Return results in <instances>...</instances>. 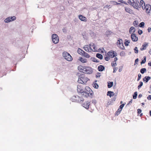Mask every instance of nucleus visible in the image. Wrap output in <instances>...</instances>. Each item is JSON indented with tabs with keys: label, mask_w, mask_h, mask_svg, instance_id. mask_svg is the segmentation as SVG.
<instances>
[{
	"label": "nucleus",
	"mask_w": 151,
	"mask_h": 151,
	"mask_svg": "<svg viewBox=\"0 0 151 151\" xmlns=\"http://www.w3.org/2000/svg\"><path fill=\"white\" fill-rule=\"evenodd\" d=\"M128 3L132 5L134 9H139V2L138 0H135V1L134 0H128Z\"/></svg>",
	"instance_id": "f257e3e1"
},
{
	"label": "nucleus",
	"mask_w": 151,
	"mask_h": 151,
	"mask_svg": "<svg viewBox=\"0 0 151 151\" xmlns=\"http://www.w3.org/2000/svg\"><path fill=\"white\" fill-rule=\"evenodd\" d=\"M72 102H77L82 103L84 101V99L82 97H80L78 96H73L70 99Z\"/></svg>",
	"instance_id": "f03ea898"
},
{
	"label": "nucleus",
	"mask_w": 151,
	"mask_h": 151,
	"mask_svg": "<svg viewBox=\"0 0 151 151\" xmlns=\"http://www.w3.org/2000/svg\"><path fill=\"white\" fill-rule=\"evenodd\" d=\"M88 80V78L85 77L84 75H82L79 77L78 82L79 83L85 84Z\"/></svg>",
	"instance_id": "7ed1b4c3"
},
{
	"label": "nucleus",
	"mask_w": 151,
	"mask_h": 151,
	"mask_svg": "<svg viewBox=\"0 0 151 151\" xmlns=\"http://www.w3.org/2000/svg\"><path fill=\"white\" fill-rule=\"evenodd\" d=\"M63 56L65 59L68 61H71L73 58L67 52H63Z\"/></svg>",
	"instance_id": "20e7f679"
},
{
	"label": "nucleus",
	"mask_w": 151,
	"mask_h": 151,
	"mask_svg": "<svg viewBox=\"0 0 151 151\" xmlns=\"http://www.w3.org/2000/svg\"><path fill=\"white\" fill-rule=\"evenodd\" d=\"M117 45L118 47L122 50L125 49L123 45V43L122 39H119L117 42Z\"/></svg>",
	"instance_id": "39448f33"
},
{
	"label": "nucleus",
	"mask_w": 151,
	"mask_h": 151,
	"mask_svg": "<svg viewBox=\"0 0 151 151\" xmlns=\"http://www.w3.org/2000/svg\"><path fill=\"white\" fill-rule=\"evenodd\" d=\"M52 41L55 44L58 43L59 39L58 35L55 34H53L52 36Z\"/></svg>",
	"instance_id": "423d86ee"
},
{
	"label": "nucleus",
	"mask_w": 151,
	"mask_h": 151,
	"mask_svg": "<svg viewBox=\"0 0 151 151\" xmlns=\"http://www.w3.org/2000/svg\"><path fill=\"white\" fill-rule=\"evenodd\" d=\"M92 72V68L86 66L83 73H84L91 74Z\"/></svg>",
	"instance_id": "0eeeda50"
},
{
	"label": "nucleus",
	"mask_w": 151,
	"mask_h": 151,
	"mask_svg": "<svg viewBox=\"0 0 151 151\" xmlns=\"http://www.w3.org/2000/svg\"><path fill=\"white\" fill-rule=\"evenodd\" d=\"M89 47L91 51H92L94 52L97 51L98 49L96 46L93 43H92L89 45Z\"/></svg>",
	"instance_id": "6e6552de"
},
{
	"label": "nucleus",
	"mask_w": 151,
	"mask_h": 151,
	"mask_svg": "<svg viewBox=\"0 0 151 151\" xmlns=\"http://www.w3.org/2000/svg\"><path fill=\"white\" fill-rule=\"evenodd\" d=\"M108 56L110 58H113L117 55L116 53L113 51H109L107 53Z\"/></svg>",
	"instance_id": "1a4fd4ad"
},
{
	"label": "nucleus",
	"mask_w": 151,
	"mask_h": 151,
	"mask_svg": "<svg viewBox=\"0 0 151 151\" xmlns=\"http://www.w3.org/2000/svg\"><path fill=\"white\" fill-rule=\"evenodd\" d=\"M16 19V17L15 16L9 17L6 18L4 20L6 22H9L12 21Z\"/></svg>",
	"instance_id": "9d476101"
},
{
	"label": "nucleus",
	"mask_w": 151,
	"mask_h": 151,
	"mask_svg": "<svg viewBox=\"0 0 151 151\" xmlns=\"http://www.w3.org/2000/svg\"><path fill=\"white\" fill-rule=\"evenodd\" d=\"M84 91L87 93L90 94V96H91L92 95V91L89 87L86 86L85 88Z\"/></svg>",
	"instance_id": "9b49d317"
},
{
	"label": "nucleus",
	"mask_w": 151,
	"mask_h": 151,
	"mask_svg": "<svg viewBox=\"0 0 151 151\" xmlns=\"http://www.w3.org/2000/svg\"><path fill=\"white\" fill-rule=\"evenodd\" d=\"M131 39L133 42H136L138 41V38L135 34L132 33L131 36Z\"/></svg>",
	"instance_id": "f8f14e48"
},
{
	"label": "nucleus",
	"mask_w": 151,
	"mask_h": 151,
	"mask_svg": "<svg viewBox=\"0 0 151 151\" xmlns=\"http://www.w3.org/2000/svg\"><path fill=\"white\" fill-rule=\"evenodd\" d=\"M145 9L146 13H149L151 11V6L148 4H147L145 6Z\"/></svg>",
	"instance_id": "ddd939ff"
},
{
	"label": "nucleus",
	"mask_w": 151,
	"mask_h": 151,
	"mask_svg": "<svg viewBox=\"0 0 151 151\" xmlns=\"http://www.w3.org/2000/svg\"><path fill=\"white\" fill-rule=\"evenodd\" d=\"M139 7L140 8L141 6L143 9H145V6L144 1L143 0H141L140 1V3H139Z\"/></svg>",
	"instance_id": "4468645a"
},
{
	"label": "nucleus",
	"mask_w": 151,
	"mask_h": 151,
	"mask_svg": "<svg viewBox=\"0 0 151 151\" xmlns=\"http://www.w3.org/2000/svg\"><path fill=\"white\" fill-rule=\"evenodd\" d=\"M79 19L81 21L86 22L87 21V18L81 15H79L78 16Z\"/></svg>",
	"instance_id": "2eb2a0df"
},
{
	"label": "nucleus",
	"mask_w": 151,
	"mask_h": 151,
	"mask_svg": "<svg viewBox=\"0 0 151 151\" xmlns=\"http://www.w3.org/2000/svg\"><path fill=\"white\" fill-rule=\"evenodd\" d=\"M77 91L78 93H82L83 92V88L80 85H78L77 88Z\"/></svg>",
	"instance_id": "dca6fc26"
},
{
	"label": "nucleus",
	"mask_w": 151,
	"mask_h": 151,
	"mask_svg": "<svg viewBox=\"0 0 151 151\" xmlns=\"http://www.w3.org/2000/svg\"><path fill=\"white\" fill-rule=\"evenodd\" d=\"M125 10L126 12L130 14H133V11L129 8L125 7Z\"/></svg>",
	"instance_id": "f3484780"
},
{
	"label": "nucleus",
	"mask_w": 151,
	"mask_h": 151,
	"mask_svg": "<svg viewBox=\"0 0 151 151\" xmlns=\"http://www.w3.org/2000/svg\"><path fill=\"white\" fill-rule=\"evenodd\" d=\"M90 104V102H85L83 104V106L85 108L88 109L89 107V105Z\"/></svg>",
	"instance_id": "a211bd4d"
},
{
	"label": "nucleus",
	"mask_w": 151,
	"mask_h": 151,
	"mask_svg": "<svg viewBox=\"0 0 151 151\" xmlns=\"http://www.w3.org/2000/svg\"><path fill=\"white\" fill-rule=\"evenodd\" d=\"M85 67L86 66L80 65L78 67V69L80 71L83 73Z\"/></svg>",
	"instance_id": "6ab92c4d"
},
{
	"label": "nucleus",
	"mask_w": 151,
	"mask_h": 151,
	"mask_svg": "<svg viewBox=\"0 0 151 151\" xmlns=\"http://www.w3.org/2000/svg\"><path fill=\"white\" fill-rule=\"evenodd\" d=\"M151 77L150 76H146L143 79V81L144 82H147L149 80H150Z\"/></svg>",
	"instance_id": "aec40b11"
},
{
	"label": "nucleus",
	"mask_w": 151,
	"mask_h": 151,
	"mask_svg": "<svg viewBox=\"0 0 151 151\" xmlns=\"http://www.w3.org/2000/svg\"><path fill=\"white\" fill-rule=\"evenodd\" d=\"M147 45V43L145 42L142 45V47L140 48L141 50H143L146 49V46Z\"/></svg>",
	"instance_id": "412c9836"
},
{
	"label": "nucleus",
	"mask_w": 151,
	"mask_h": 151,
	"mask_svg": "<svg viewBox=\"0 0 151 151\" xmlns=\"http://www.w3.org/2000/svg\"><path fill=\"white\" fill-rule=\"evenodd\" d=\"M79 60L82 63H86L87 62V60L85 58H82V57H80L79 58Z\"/></svg>",
	"instance_id": "4be33fe9"
},
{
	"label": "nucleus",
	"mask_w": 151,
	"mask_h": 151,
	"mask_svg": "<svg viewBox=\"0 0 151 151\" xmlns=\"http://www.w3.org/2000/svg\"><path fill=\"white\" fill-rule=\"evenodd\" d=\"M136 30L133 27H131L129 29V33L130 34L135 32Z\"/></svg>",
	"instance_id": "5701e85b"
},
{
	"label": "nucleus",
	"mask_w": 151,
	"mask_h": 151,
	"mask_svg": "<svg viewBox=\"0 0 151 151\" xmlns=\"http://www.w3.org/2000/svg\"><path fill=\"white\" fill-rule=\"evenodd\" d=\"M78 52L81 55H82L84 53V51L80 48H79L77 50Z\"/></svg>",
	"instance_id": "b1692460"
},
{
	"label": "nucleus",
	"mask_w": 151,
	"mask_h": 151,
	"mask_svg": "<svg viewBox=\"0 0 151 151\" xmlns=\"http://www.w3.org/2000/svg\"><path fill=\"white\" fill-rule=\"evenodd\" d=\"M107 95L111 97V96H114V94L113 92L109 91L107 92Z\"/></svg>",
	"instance_id": "393cba45"
},
{
	"label": "nucleus",
	"mask_w": 151,
	"mask_h": 151,
	"mask_svg": "<svg viewBox=\"0 0 151 151\" xmlns=\"http://www.w3.org/2000/svg\"><path fill=\"white\" fill-rule=\"evenodd\" d=\"M104 67L102 65H100L98 67V69L100 71H103L104 69Z\"/></svg>",
	"instance_id": "a878e982"
},
{
	"label": "nucleus",
	"mask_w": 151,
	"mask_h": 151,
	"mask_svg": "<svg viewBox=\"0 0 151 151\" xmlns=\"http://www.w3.org/2000/svg\"><path fill=\"white\" fill-rule=\"evenodd\" d=\"M82 56H83L86 58H89L90 57V55L85 52H84V53H83V54Z\"/></svg>",
	"instance_id": "bb28decb"
},
{
	"label": "nucleus",
	"mask_w": 151,
	"mask_h": 151,
	"mask_svg": "<svg viewBox=\"0 0 151 151\" xmlns=\"http://www.w3.org/2000/svg\"><path fill=\"white\" fill-rule=\"evenodd\" d=\"M96 56L97 58L100 59L101 60L103 59V56L100 54L97 53L96 54Z\"/></svg>",
	"instance_id": "cd10ccee"
},
{
	"label": "nucleus",
	"mask_w": 151,
	"mask_h": 151,
	"mask_svg": "<svg viewBox=\"0 0 151 151\" xmlns=\"http://www.w3.org/2000/svg\"><path fill=\"white\" fill-rule=\"evenodd\" d=\"M82 93H83V96H84L85 97H88V96H90V94H89L88 93H87L86 92H85V91H83V92Z\"/></svg>",
	"instance_id": "c85d7f7f"
},
{
	"label": "nucleus",
	"mask_w": 151,
	"mask_h": 151,
	"mask_svg": "<svg viewBox=\"0 0 151 151\" xmlns=\"http://www.w3.org/2000/svg\"><path fill=\"white\" fill-rule=\"evenodd\" d=\"M108 88H111L113 86V82H109L108 83Z\"/></svg>",
	"instance_id": "c756f323"
},
{
	"label": "nucleus",
	"mask_w": 151,
	"mask_h": 151,
	"mask_svg": "<svg viewBox=\"0 0 151 151\" xmlns=\"http://www.w3.org/2000/svg\"><path fill=\"white\" fill-rule=\"evenodd\" d=\"M83 49L84 50H85L87 52H91V51H90L89 48L88 47V45H85V47H84Z\"/></svg>",
	"instance_id": "7c9ffc66"
},
{
	"label": "nucleus",
	"mask_w": 151,
	"mask_h": 151,
	"mask_svg": "<svg viewBox=\"0 0 151 151\" xmlns=\"http://www.w3.org/2000/svg\"><path fill=\"white\" fill-rule=\"evenodd\" d=\"M130 43V41L129 40H125L124 44L126 46H128L129 44Z\"/></svg>",
	"instance_id": "2f4dec72"
},
{
	"label": "nucleus",
	"mask_w": 151,
	"mask_h": 151,
	"mask_svg": "<svg viewBox=\"0 0 151 151\" xmlns=\"http://www.w3.org/2000/svg\"><path fill=\"white\" fill-rule=\"evenodd\" d=\"M146 71V69L145 68H142L140 70V72L142 74H143Z\"/></svg>",
	"instance_id": "473e14b6"
},
{
	"label": "nucleus",
	"mask_w": 151,
	"mask_h": 151,
	"mask_svg": "<svg viewBox=\"0 0 151 151\" xmlns=\"http://www.w3.org/2000/svg\"><path fill=\"white\" fill-rule=\"evenodd\" d=\"M145 23L144 22H141L139 24V26L141 27H144Z\"/></svg>",
	"instance_id": "72a5a7b5"
},
{
	"label": "nucleus",
	"mask_w": 151,
	"mask_h": 151,
	"mask_svg": "<svg viewBox=\"0 0 151 151\" xmlns=\"http://www.w3.org/2000/svg\"><path fill=\"white\" fill-rule=\"evenodd\" d=\"M137 92H135L134 95H133V99H135L137 98Z\"/></svg>",
	"instance_id": "f704fd0d"
},
{
	"label": "nucleus",
	"mask_w": 151,
	"mask_h": 151,
	"mask_svg": "<svg viewBox=\"0 0 151 151\" xmlns=\"http://www.w3.org/2000/svg\"><path fill=\"white\" fill-rule=\"evenodd\" d=\"M142 85L143 82L142 81H140L139 82V85L138 86V89L140 88Z\"/></svg>",
	"instance_id": "c9c22d12"
},
{
	"label": "nucleus",
	"mask_w": 151,
	"mask_h": 151,
	"mask_svg": "<svg viewBox=\"0 0 151 151\" xmlns=\"http://www.w3.org/2000/svg\"><path fill=\"white\" fill-rule=\"evenodd\" d=\"M144 59L143 60H142V61L141 62V64L145 63L146 62V57L145 56L144 57Z\"/></svg>",
	"instance_id": "e433bc0d"
},
{
	"label": "nucleus",
	"mask_w": 151,
	"mask_h": 151,
	"mask_svg": "<svg viewBox=\"0 0 151 151\" xmlns=\"http://www.w3.org/2000/svg\"><path fill=\"white\" fill-rule=\"evenodd\" d=\"M111 64V66L113 67H115L116 65V62H114L113 61L112 62Z\"/></svg>",
	"instance_id": "4c0bfd02"
},
{
	"label": "nucleus",
	"mask_w": 151,
	"mask_h": 151,
	"mask_svg": "<svg viewBox=\"0 0 151 151\" xmlns=\"http://www.w3.org/2000/svg\"><path fill=\"white\" fill-rule=\"evenodd\" d=\"M110 57L108 56V55L105 57V59L106 61H108L110 59Z\"/></svg>",
	"instance_id": "58836bf2"
},
{
	"label": "nucleus",
	"mask_w": 151,
	"mask_h": 151,
	"mask_svg": "<svg viewBox=\"0 0 151 151\" xmlns=\"http://www.w3.org/2000/svg\"><path fill=\"white\" fill-rule=\"evenodd\" d=\"M134 52L135 53H138V50L137 47H135L134 49Z\"/></svg>",
	"instance_id": "ea45409f"
},
{
	"label": "nucleus",
	"mask_w": 151,
	"mask_h": 151,
	"mask_svg": "<svg viewBox=\"0 0 151 151\" xmlns=\"http://www.w3.org/2000/svg\"><path fill=\"white\" fill-rule=\"evenodd\" d=\"M93 87L95 88H98L99 86L97 83H95L93 84Z\"/></svg>",
	"instance_id": "a19ab883"
},
{
	"label": "nucleus",
	"mask_w": 151,
	"mask_h": 151,
	"mask_svg": "<svg viewBox=\"0 0 151 151\" xmlns=\"http://www.w3.org/2000/svg\"><path fill=\"white\" fill-rule=\"evenodd\" d=\"M133 24L134 26H136L138 25V22L137 21H135L133 22Z\"/></svg>",
	"instance_id": "79ce46f5"
},
{
	"label": "nucleus",
	"mask_w": 151,
	"mask_h": 151,
	"mask_svg": "<svg viewBox=\"0 0 151 151\" xmlns=\"http://www.w3.org/2000/svg\"><path fill=\"white\" fill-rule=\"evenodd\" d=\"M118 1L124 4H127V3L125 2V1H124L122 0H119Z\"/></svg>",
	"instance_id": "37998d69"
},
{
	"label": "nucleus",
	"mask_w": 151,
	"mask_h": 151,
	"mask_svg": "<svg viewBox=\"0 0 151 151\" xmlns=\"http://www.w3.org/2000/svg\"><path fill=\"white\" fill-rule=\"evenodd\" d=\"M124 104H123L121 105L120 106V110H122V108H123V107L124 106Z\"/></svg>",
	"instance_id": "c03bdc74"
},
{
	"label": "nucleus",
	"mask_w": 151,
	"mask_h": 151,
	"mask_svg": "<svg viewBox=\"0 0 151 151\" xmlns=\"http://www.w3.org/2000/svg\"><path fill=\"white\" fill-rule=\"evenodd\" d=\"M138 33L139 35H141L142 33V31L140 29H139L138 31Z\"/></svg>",
	"instance_id": "a18cd8bd"
},
{
	"label": "nucleus",
	"mask_w": 151,
	"mask_h": 151,
	"mask_svg": "<svg viewBox=\"0 0 151 151\" xmlns=\"http://www.w3.org/2000/svg\"><path fill=\"white\" fill-rule=\"evenodd\" d=\"M138 77L137 80V81H139L140 79L141 76V74H139L138 75Z\"/></svg>",
	"instance_id": "49530a36"
},
{
	"label": "nucleus",
	"mask_w": 151,
	"mask_h": 151,
	"mask_svg": "<svg viewBox=\"0 0 151 151\" xmlns=\"http://www.w3.org/2000/svg\"><path fill=\"white\" fill-rule=\"evenodd\" d=\"M142 112V110L140 109H137V113L139 114L140 113Z\"/></svg>",
	"instance_id": "de8ad7c7"
},
{
	"label": "nucleus",
	"mask_w": 151,
	"mask_h": 151,
	"mask_svg": "<svg viewBox=\"0 0 151 151\" xmlns=\"http://www.w3.org/2000/svg\"><path fill=\"white\" fill-rule=\"evenodd\" d=\"M147 99L148 100H151V95H149L147 97Z\"/></svg>",
	"instance_id": "09e8293b"
},
{
	"label": "nucleus",
	"mask_w": 151,
	"mask_h": 151,
	"mask_svg": "<svg viewBox=\"0 0 151 151\" xmlns=\"http://www.w3.org/2000/svg\"><path fill=\"white\" fill-rule=\"evenodd\" d=\"M116 68H114L113 73H115L116 72V71L117 70Z\"/></svg>",
	"instance_id": "8fccbe9b"
},
{
	"label": "nucleus",
	"mask_w": 151,
	"mask_h": 151,
	"mask_svg": "<svg viewBox=\"0 0 151 151\" xmlns=\"http://www.w3.org/2000/svg\"><path fill=\"white\" fill-rule=\"evenodd\" d=\"M114 60L113 61L116 62V61L117 60V58L116 57H115L114 58Z\"/></svg>",
	"instance_id": "3c124183"
},
{
	"label": "nucleus",
	"mask_w": 151,
	"mask_h": 151,
	"mask_svg": "<svg viewBox=\"0 0 151 151\" xmlns=\"http://www.w3.org/2000/svg\"><path fill=\"white\" fill-rule=\"evenodd\" d=\"M122 67L120 68L119 70V72H121L122 71Z\"/></svg>",
	"instance_id": "603ef678"
},
{
	"label": "nucleus",
	"mask_w": 151,
	"mask_h": 151,
	"mask_svg": "<svg viewBox=\"0 0 151 151\" xmlns=\"http://www.w3.org/2000/svg\"><path fill=\"white\" fill-rule=\"evenodd\" d=\"M151 28L150 27H148L147 29L148 32H150L151 31Z\"/></svg>",
	"instance_id": "864d4df0"
},
{
	"label": "nucleus",
	"mask_w": 151,
	"mask_h": 151,
	"mask_svg": "<svg viewBox=\"0 0 151 151\" xmlns=\"http://www.w3.org/2000/svg\"><path fill=\"white\" fill-rule=\"evenodd\" d=\"M139 60L138 58L136 59L135 61V63H137L138 61Z\"/></svg>",
	"instance_id": "5fc2aeb1"
},
{
	"label": "nucleus",
	"mask_w": 151,
	"mask_h": 151,
	"mask_svg": "<svg viewBox=\"0 0 151 151\" xmlns=\"http://www.w3.org/2000/svg\"><path fill=\"white\" fill-rule=\"evenodd\" d=\"M112 2H115L116 3V4H117V5L121 4L120 3H118V2H117L114 1H113Z\"/></svg>",
	"instance_id": "6e6d98bb"
},
{
	"label": "nucleus",
	"mask_w": 151,
	"mask_h": 151,
	"mask_svg": "<svg viewBox=\"0 0 151 151\" xmlns=\"http://www.w3.org/2000/svg\"><path fill=\"white\" fill-rule=\"evenodd\" d=\"M110 6V5H106L104 7V8H108Z\"/></svg>",
	"instance_id": "4d7b16f0"
},
{
	"label": "nucleus",
	"mask_w": 151,
	"mask_h": 151,
	"mask_svg": "<svg viewBox=\"0 0 151 151\" xmlns=\"http://www.w3.org/2000/svg\"><path fill=\"white\" fill-rule=\"evenodd\" d=\"M142 95L141 94H140L138 96V97L139 98H140L141 97H142Z\"/></svg>",
	"instance_id": "13d9d810"
},
{
	"label": "nucleus",
	"mask_w": 151,
	"mask_h": 151,
	"mask_svg": "<svg viewBox=\"0 0 151 151\" xmlns=\"http://www.w3.org/2000/svg\"><path fill=\"white\" fill-rule=\"evenodd\" d=\"M132 99L129 102V103L128 104H131L132 102Z\"/></svg>",
	"instance_id": "bf43d9fd"
},
{
	"label": "nucleus",
	"mask_w": 151,
	"mask_h": 151,
	"mask_svg": "<svg viewBox=\"0 0 151 151\" xmlns=\"http://www.w3.org/2000/svg\"><path fill=\"white\" fill-rule=\"evenodd\" d=\"M148 65L149 66H151V62H150L148 63Z\"/></svg>",
	"instance_id": "052dcab7"
},
{
	"label": "nucleus",
	"mask_w": 151,
	"mask_h": 151,
	"mask_svg": "<svg viewBox=\"0 0 151 151\" xmlns=\"http://www.w3.org/2000/svg\"><path fill=\"white\" fill-rule=\"evenodd\" d=\"M120 113H119V112L118 111H116V114H117L118 115Z\"/></svg>",
	"instance_id": "680f3d73"
},
{
	"label": "nucleus",
	"mask_w": 151,
	"mask_h": 151,
	"mask_svg": "<svg viewBox=\"0 0 151 151\" xmlns=\"http://www.w3.org/2000/svg\"><path fill=\"white\" fill-rule=\"evenodd\" d=\"M122 110H120V108H119L118 110V111L119 113H120V112Z\"/></svg>",
	"instance_id": "e2e57ef3"
},
{
	"label": "nucleus",
	"mask_w": 151,
	"mask_h": 151,
	"mask_svg": "<svg viewBox=\"0 0 151 151\" xmlns=\"http://www.w3.org/2000/svg\"><path fill=\"white\" fill-rule=\"evenodd\" d=\"M149 53L150 54H151V49L149 50Z\"/></svg>",
	"instance_id": "0e129e2a"
},
{
	"label": "nucleus",
	"mask_w": 151,
	"mask_h": 151,
	"mask_svg": "<svg viewBox=\"0 0 151 151\" xmlns=\"http://www.w3.org/2000/svg\"><path fill=\"white\" fill-rule=\"evenodd\" d=\"M150 90L151 91V84L150 87Z\"/></svg>",
	"instance_id": "69168bd1"
},
{
	"label": "nucleus",
	"mask_w": 151,
	"mask_h": 151,
	"mask_svg": "<svg viewBox=\"0 0 151 151\" xmlns=\"http://www.w3.org/2000/svg\"><path fill=\"white\" fill-rule=\"evenodd\" d=\"M150 115L151 116V111H150Z\"/></svg>",
	"instance_id": "338daca9"
},
{
	"label": "nucleus",
	"mask_w": 151,
	"mask_h": 151,
	"mask_svg": "<svg viewBox=\"0 0 151 151\" xmlns=\"http://www.w3.org/2000/svg\"><path fill=\"white\" fill-rule=\"evenodd\" d=\"M142 115H143L142 113H141V114H140V116H141H141H142Z\"/></svg>",
	"instance_id": "774afa93"
}]
</instances>
